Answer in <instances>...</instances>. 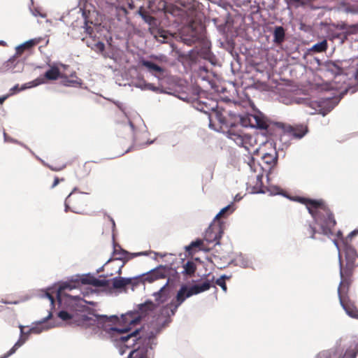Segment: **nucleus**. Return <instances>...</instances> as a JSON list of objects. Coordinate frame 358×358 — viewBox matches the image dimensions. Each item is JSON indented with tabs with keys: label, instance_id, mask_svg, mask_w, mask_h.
Wrapping results in <instances>:
<instances>
[{
	"label": "nucleus",
	"instance_id": "27",
	"mask_svg": "<svg viewBox=\"0 0 358 358\" xmlns=\"http://www.w3.org/2000/svg\"><path fill=\"white\" fill-rule=\"evenodd\" d=\"M183 267L184 273L188 275H192L196 269L195 264L192 261H188Z\"/></svg>",
	"mask_w": 358,
	"mask_h": 358
},
{
	"label": "nucleus",
	"instance_id": "45",
	"mask_svg": "<svg viewBox=\"0 0 358 358\" xmlns=\"http://www.w3.org/2000/svg\"><path fill=\"white\" fill-rule=\"evenodd\" d=\"M50 169L53 170V171H60L62 169H57V168H54L51 166H49Z\"/></svg>",
	"mask_w": 358,
	"mask_h": 358
},
{
	"label": "nucleus",
	"instance_id": "38",
	"mask_svg": "<svg viewBox=\"0 0 358 358\" xmlns=\"http://www.w3.org/2000/svg\"><path fill=\"white\" fill-rule=\"evenodd\" d=\"M113 253H114L115 255H117V254H119V255H120V257H117V258H116V259H122L124 258L125 255H126L127 252L126 251H124V250H122L121 248H120V252H119L117 251V250L115 248H114V252H113Z\"/></svg>",
	"mask_w": 358,
	"mask_h": 358
},
{
	"label": "nucleus",
	"instance_id": "23",
	"mask_svg": "<svg viewBox=\"0 0 358 358\" xmlns=\"http://www.w3.org/2000/svg\"><path fill=\"white\" fill-rule=\"evenodd\" d=\"M285 36L284 28L281 26L276 27L273 32V41L276 44H281L285 40Z\"/></svg>",
	"mask_w": 358,
	"mask_h": 358
},
{
	"label": "nucleus",
	"instance_id": "19",
	"mask_svg": "<svg viewBox=\"0 0 358 358\" xmlns=\"http://www.w3.org/2000/svg\"><path fill=\"white\" fill-rule=\"evenodd\" d=\"M211 287V283L209 280H206L201 284H197L189 287L192 295L198 294L208 290Z\"/></svg>",
	"mask_w": 358,
	"mask_h": 358
},
{
	"label": "nucleus",
	"instance_id": "46",
	"mask_svg": "<svg viewBox=\"0 0 358 358\" xmlns=\"http://www.w3.org/2000/svg\"><path fill=\"white\" fill-rule=\"evenodd\" d=\"M334 243L335 245L337 247V248L339 250L338 241L336 240H334Z\"/></svg>",
	"mask_w": 358,
	"mask_h": 358
},
{
	"label": "nucleus",
	"instance_id": "44",
	"mask_svg": "<svg viewBox=\"0 0 358 358\" xmlns=\"http://www.w3.org/2000/svg\"><path fill=\"white\" fill-rule=\"evenodd\" d=\"M48 296L49 298V299L50 300V302L52 304L54 303V298L52 296H51L50 294H48Z\"/></svg>",
	"mask_w": 358,
	"mask_h": 358
},
{
	"label": "nucleus",
	"instance_id": "4",
	"mask_svg": "<svg viewBox=\"0 0 358 358\" xmlns=\"http://www.w3.org/2000/svg\"><path fill=\"white\" fill-rule=\"evenodd\" d=\"M345 264L340 259L341 282L338 287L340 303L350 301L348 296L350 286L352 282L355 268L358 266V255L357 251L351 245L344 242Z\"/></svg>",
	"mask_w": 358,
	"mask_h": 358
},
{
	"label": "nucleus",
	"instance_id": "39",
	"mask_svg": "<svg viewBox=\"0 0 358 358\" xmlns=\"http://www.w3.org/2000/svg\"><path fill=\"white\" fill-rule=\"evenodd\" d=\"M157 36L163 38L164 39H166L167 38L166 31H164L163 29H158L157 33L155 35V37H157Z\"/></svg>",
	"mask_w": 358,
	"mask_h": 358
},
{
	"label": "nucleus",
	"instance_id": "15",
	"mask_svg": "<svg viewBox=\"0 0 358 358\" xmlns=\"http://www.w3.org/2000/svg\"><path fill=\"white\" fill-rule=\"evenodd\" d=\"M141 64L143 66L145 67L152 75L157 77L158 79H162L164 77V69L154 62L148 60H142Z\"/></svg>",
	"mask_w": 358,
	"mask_h": 358
},
{
	"label": "nucleus",
	"instance_id": "35",
	"mask_svg": "<svg viewBox=\"0 0 358 358\" xmlns=\"http://www.w3.org/2000/svg\"><path fill=\"white\" fill-rule=\"evenodd\" d=\"M285 1L288 6L294 5L296 7L305 5V2L303 0H285Z\"/></svg>",
	"mask_w": 358,
	"mask_h": 358
},
{
	"label": "nucleus",
	"instance_id": "49",
	"mask_svg": "<svg viewBox=\"0 0 358 358\" xmlns=\"http://www.w3.org/2000/svg\"><path fill=\"white\" fill-rule=\"evenodd\" d=\"M120 271H121V267L119 268L118 272L120 273Z\"/></svg>",
	"mask_w": 358,
	"mask_h": 358
},
{
	"label": "nucleus",
	"instance_id": "24",
	"mask_svg": "<svg viewBox=\"0 0 358 358\" xmlns=\"http://www.w3.org/2000/svg\"><path fill=\"white\" fill-rule=\"evenodd\" d=\"M91 164L89 162L85 163L82 166H79L76 171L77 177L82 178L87 176L91 172Z\"/></svg>",
	"mask_w": 358,
	"mask_h": 358
},
{
	"label": "nucleus",
	"instance_id": "10",
	"mask_svg": "<svg viewBox=\"0 0 358 358\" xmlns=\"http://www.w3.org/2000/svg\"><path fill=\"white\" fill-rule=\"evenodd\" d=\"M191 292L189 287L185 285H182L177 292L175 301H173L171 303L164 306L162 311L167 308H170L171 315H175L178 307L186 300V299L193 296Z\"/></svg>",
	"mask_w": 358,
	"mask_h": 358
},
{
	"label": "nucleus",
	"instance_id": "17",
	"mask_svg": "<svg viewBox=\"0 0 358 358\" xmlns=\"http://www.w3.org/2000/svg\"><path fill=\"white\" fill-rule=\"evenodd\" d=\"M39 42L40 40L37 38L29 40L16 48L15 54L20 57L25 50H29Z\"/></svg>",
	"mask_w": 358,
	"mask_h": 358
},
{
	"label": "nucleus",
	"instance_id": "9",
	"mask_svg": "<svg viewBox=\"0 0 358 358\" xmlns=\"http://www.w3.org/2000/svg\"><path fill=\"white\" fill-rule=\"evenodd\" d=\"M262 159L267 165L268 169L275 166L278 162V154L275 147V143L267 141L260 148Z\"/></svg>",
	"mask_w": 358,
	"mask_h": 358
},
{
	"label": "nucleus",
	"instance_id": "12",
	"mask_svg": "<svg viewBox=\"0 0 358 358\" xmlns=\"http://www.w3.org/2000/svg\"><path fill=\"white\" fill-rule=\"evenodd\" d=\"M278 127L282 128L287 134L296 138H301L308 132V127L303 124L295 126L285 125L283 123H278Z\"/></svg>",
	"mask_w": 358,
	"mask_h": 358
},
{
	"label": "nucleus",
	"instance_id": "26",
	"mask_svg": "<svg viewBox=\"0 0 358 358\" xmlns=\"http://www.w3.org/2000/svg\"><path fill=\"white\" fill-rule=\"evenodd\" d=\"M148 349L145 351H141L140 347L138 349L133 350L129 355L127 358H147Z\"/></svg>",
	"mask_w": 358,
	"mask_h": 358
},
{
	"label": "nucleus",
	"instance_id": "43",
	"mask_svg": "<svg viewBox=\"0 0 358 358\" xmlns=\"http://www.w3.org/2000/svg\"><path fill=\"white\" fill-rule=\"evenodd\" d=\"M9 96V94H6L2 96H0V103L2 104Z\"/></svg>",
	"mask_w": 358,
	"mask_h": 358
},
{
	"label": "nucleus",
	"instance_id": "25",
	"mask_svg": "<svg viewBox=\"0 0 358 358\" xmlns=\"http://www.w3.org/2000/svg\"><path fill=\"white\" fill-rule=\"evenodd\" d=\"M138 13L146 23L152 24L155 20V17L151 16L143 7L138 9Z\"/></svg>",
	"mask_w": 358,
	"mask_h": 358
},
{
	"label": "nucleus",
	"instance_id": "21",
	"mask_svg": "<svg viewBox=\"0 0 358 358\" xmlns=\"http://www.w3.org/2000/svg\"><path fill=\"white\" fill-rule=\"evenodd\" d=\"M250 121L254 127H256L261 129H266L268 127L267 122L264 117L257 115H251Z\"/></svg>",
	"mask_w": 358,
	"mask_h": 358
},
{
	"label": "nucleus",
	"instance_id": "40",
	"mask_svg": "<svg viewBox=\"0 0 358 358\" xmlns=\"http://www.w3.org/2000/svg\"><path fill=\"white\" fill-rule=\"evenodd\" d=\"M95 47L96 50H98L100 52H103L105 50V45L101 41H98L95 43Z\"/></svg>",
	"mask_w": 358,
	"mask_h": 358
},
{
	"label": "nucleus",
	"instance_id": "22",
	"mask_svg": "<svg viewBox=\"0 0 358 358\" xmlns=\"http://www.w3.org/2000/svg\"><path fill=\"white\" fill-rule=\"evenodd\" d=\"M112 282L113 288L117 289L124 288L127 285H130L131 283V280L130 278H114L112 280Z\"/></svg>",
	"mask_w": 358,
	"mask_h": 358
},
{
	"label": "nucleus",
	"instance_id": "47",
	"mask_svg": "<svg viewBox=\"0 0 358 358\" xmlns=\"http://www.w3.org/2000/svg\"><path fill=\"white\" fill-rule=\"evenodd\" d=\"M0 45H3V46H5L6 45V42L3 41H0Z\"/></svg>",
	"mask_w": 358,
	"mask_h": 358
},
{
	"label": "nucleus",
	"instance_id": "5",
	"mask_svg": "<svg viewBox=\"0 0 358 358\" xmlns=\"http://www.w3.org/2000/svg\"><path fill=\"white\" fill-rule=\"evenodd\" d=\"M341 305L347 314L353 318L358 319V310L351 301L341 303ZM358 352V338L353 341L349 348L343 354L339 348L330 349L320 352L317 358H356Z\"/></svg>",
	"mask_w": 358,
	"mask_h": 358
},
{
	"label": "nucleus",
	"instance_id": "33",
	"mask_svg": "<svg viewBox=\"0 0 358 358\" xmlns=\"http://www.w3.org/2000/svg\"><path fill=\"white\" fill-rule=\"evenodd\" d=\"M357 234H358V229H355V230L352 231V232H350V233L349 234V235L348 236V237H347L345 240L343 238V234H342V232H341V231H338L337 232L336 236H337V237H338V238H341V239L342 240V241H343V243H344V242H346L347 243H348V239H350V240H351V238H352V237H354L355 236H356V235H357Z\"/></svg>",
	"mask_w": 358,
	"mask_h": 358
},
{
	"label": "nucleus",
	"instance_id": "13",
	"mask_svg": "<svg viewBox=\"0 0 358 358\" xmlns=\"http://www.w3.org/2000/svg\"><path fill=\"white\" fill-rule=\"evenodd\" d=\"M169 270L162 266L155 268L143 275L144 282H152L159 279L166 278L168 275Z\"/></svg>",
	"mask_w": 358,
	"mask_h": 358
},
{
	"label": "nucleus",
	"instance_id": "16",
	"mask_svg": "<svg viewBox=\"0 0 358 358\" xmlns=\"http://www.w3.org/2000/svg\"><path fill=\"white\" fill-rule=\"evenodd\" d=\"M169 280L166 282V283L158 291L153 294L155 296V301L157 302V306L159 304L164 303L166 302L169 298V293H167L166 288L169 285Z\"/></svg>",
	"mask_w": 358,
	"mask_h": 358
},
{
	"label": "nucleus",
	"instance_id": "30",
	"mask_svg": "<svg viewBox=\"0 0 358 358\" xmlns=\"http://www.w3.org/2000/svg\"><path fill=\"white\" fill-rule=\"evenodd\" d=\"M327 42L326 40H323L322 41L315 44L313 46V50L317 52H322L327 50Z\"/></svg>",
	"mask_w": 358,
	"mask_h": 358
},
{
	"label": "nucleus",
	"instance_id": "28",
	"mask_svg": "<svg viewBox=\"0 0 358 358\" xmlns=\"http://www.w3.org/2000/svg\"><path fill=\"white\" fill-rule=\"evenodd\" d=\"M203 243V242L202 240L197 239L195 241H192L187 247H186V250L189 252H192L195 251L196 248L200 250Z\"/></svg>",
	"mask_w": 358,
	"mask_h": 358
},
{
	"label": "nucleus",
	"instance_id": "7",
	"mask_svg": "<svg viewBox=\"0 0 358 358\" xmlns=\"http://www.w3.org/2000/svg\"><path fill=\"white\" fill-rule=\"evenodd\" d=\"M234 211L231 205L223 208L218 214L216 215L213 223L209 226L205 235V238L208 242L219 243L220 239L223 234V229L222 224L220 221V217L224 216V215L229 212L231 213Z\"/></svg>",
	"mask_w": 358,
	"mask_h": 358
},
{
	"label": "nucleus",
	"instance_id": "14",
	"mask_svg": "<svg viewBox=\"0 0 358 358\" xmlns=\"http://www.w3.org/2000/svg\"><path fill=\"white\" fill-rule=\"evenodd\" d=\"M21 336L20 339L15 343L13 348L4 355L3 358H6L15 352V351L22 346L27 339L28 335L31 333L38 334L40 331L36 328H31L27 333L24 331V327L20 326Z\"/></svg>",
	"mask_w": 358,
	"mask_h": 358
},
{
	"label": "nucleus",
	"instance_id": "48",
	"mask_svg": "<svg viewBox=\"0 0 358 358\" xmlns=\"http://www.w3.org/2000/svg\"><path fill=\"white\" fill-rule=\"evenodd\" d=\"M61 66H62V67H63V68H64V69H66V68L67 67V66H66V65H65V64H61Z\"/></svg>",
	"mask_w": 358,
	"mask_h": 358
},
{
	"label": "nucleus",
	"instance_id": "37",
	"mask_svg": "<svg viewBox=\"0 0 358 358\" xmlns=\"http://www.w3.org/2000/svg\"><path fill=\"white\" fill-rule=\"evenodd\" d=\"M143 89L151 90V91H153V92H158L159 91V88L155 87L152 83H145L144 84V87H143Z\"/></svg>",
	"mask_w": 358,
	"mask_h": 358
},
{
	"label": "nucleus",
	"instance_id": "34",
	"mask_svg": "<svg viewBox=\"0 0 358 358\" xmlns=\"http://www.w3.org/2000/svg\"><path fill=\"white\" fill-rule=\"evenodd\" d=\"M305 230L306 231L304 233L308 237L311 238H315V235L316 234V229L313 225L308 224V225L306 226Z\"/></svg>",
	"mask_w": 358,
	"mask_h": 358
},
{
	"label": "nucleus",
	"instance_id": "1",
	"mask_svg": "<svg viewBox=\"0 0 358 358\" xmlns=\"http://www.w3.org/2000/svg\"><path fill=\"white\" fill-rule=\"evenodd\" d=\"M212 113L208 116L209 127L218 130L215 127V122H217L220 129L226 133L228 138L234 141L236 145L243 147L248 152H251L250 146L253 138L250 135L245 134L240 127L241 117L235 114L229 113L225 110H219L212 107Z\"/></svg>",
	"mask_w": 358,
	"mask_h": 358
},
{
	"label": "nucleus",
	"instance_id": "20",
	"mask_svg": "<svg viewBox=\"0 0 358 358\" xmlns=\"http://www.w3.org/2000/svg\"><path fill=\"white\" fill-rule=\"evenodd\" d=\"M18 57H19L18 55L15 54V55H13L12 57H10L6 62H5L2 64L1 67V71L2 72H6V71H13L15 69V66H17V64L19 62L17 60V58Z\"/></svg>",
	"mask_w": 358,
	"mask_h": 358
},
{
	"label": "nucleus",
	"instance_id": "29",
	"mask_svg": "<svg viewBox=\"0 0 358 358\" xmlns=\"http://www.w3.org/2000/svg\"><path fill=\"white\" fill-rule=\"evenodd\" d=\"M89 283L95 287H108L110 284V281L108 280H100L93 278Z\"/></svg>",
	"mask_w": 358,
	"mask_h": 358
},
{
	"label": "nucleus",
	"instance_id": "2",
	"mask_svg": "<svg viewBox=\"0 0 358 358\" xmlns=\"http://www.w3.org/2000/svg\"><path fill=\"white\" fill-rule=\"evenodd\" d=\"M140 322L139 317H136L132 313H127L122 316V322L126 325L124 328H110V330L117 333L118 337L117 341L120 343V353L123 355L125 350L123 348L129 349L137 346L136 349L140 347L141 351H145L146 348L148 349L150 345V338H142L140 336V330L136 329L130 332L131 328L129 326L134 325Z\"/></svg>",
	"mask_w": 358,
	"mask_h": 358
},
{
	"label": "nucleus",
	"instance_id": "32",
	"mask_svg": "<svg viewBox=\"0 0 358 358\" xmlns=\"http://www.w3.org/2000/svg\"><path fill=\"white\" fill-rule=\"evenodd\" d=\"M226 279H229V277L227 275H222L220 278L217 279L215 281V284L222 287V290L226 292L227 290V285H226Z\"/></svg>",
	"mask_w": 358,
	"mask_h": 358
},
{
	"label": "nucleus",
	"instance_id": "41",
	"mask_svg": "<svg viewBox=\"0 0 358 358\" xmlns=\"http://www.w3.org/2000/svg\"><path fill=\"white\" fill-rule=\"evenodd\" d=\"M63 180H64V178L59 179L58 177H55L54 182L52 185V188H54L55 187H56L59 183L60 181H63Z\"/></svg>",
	"mask_w": 358,
	"mask_h": 358
},
{
	"label": "nucleus",
	"instance_id": "11",
	"mask_svg": "<svg viewBox=\"0 0 358 358\" xmlns=\"http://www.w3.org/2000/svg\"><path fill=\"white\" fill-rule=\"evenodd\" d=\"M85 206L83 195L81 194H76L74 192L69 194L65 200L66 210L69 209L72 212L78 213Z\"/></svg>",
	"mask_w": 358,
	"mask_h": 358
},
{
	"label": "nucleus",
	"instance_id": "31",
	"mask_svg": "<svg viewBox=\"0 0 358 358\" xmlns=\"http://www.w3.org/2000/svg\"><path fill=\"white\" fill-rule=\"evenodd\" d=\"M75 287V286H73L72 285L69 283H64L59 286L58 291H57V296L60 297L62 295L64 294L66 295L65 291L66 290H71Z\"/></svg>",
	"mask_w": 358,
	"mask_h": 358
},
{
	"label": "nucleus",
	"instance_id": "3",
	"mask_svg": "<svg viewBox=\"0 0 358 358\" xmlns=\"http://www.w3.org/2000/svg\"><path fill=\"white\" fill-rule=\"evenodd\" d=\"M297 201L306 205L315 223L320 226L322 234L327 236L334 235L333 229L336 222L334 214L322 199L316 200L299 197Z\"/></svg>",
	"mask_w": 358,
	"mask_h": 358
},
{
	"label": "nucleus",
	"instance_id": "18",
	"mask_svg": "<svg viewBox=\"0 0 358 358\" xmlns=\"http://www.w3.org/2000/svg\"><path fill=\"white\" fill-rule=\"evenodd\" d=\"M157 308V305L153 303L152 301H146L144 303H141L138 306V310L142 315H146L150 313L153 312Z\"/></svg>",
	"mask_w": 358,
	"mask_h": 358
},
{
	"label": "nucleus",
	"instance_id": "6",
	"mask_svg": "<svg viewBox=\"0 0 358 358\" xmlns=\"http://www.w3.org/2000/svg\"><path fill=\"white\" fill-rule=\"evenodd\" d=\"M59 78L64 79V85L66 86L80 85L82 84L81 79L76 76L75 72L71 74V78H69L65 74L62 73L57 66H52L45 73L43 77L38 78L34 80L35 85L43 84L45 80H55Z\"/></svg>",
	"mask_w": 358,
	"mask_h": 358
},
{
	"label": "nucleus",
	"instance_id": "42",
	"mask_svg": "<svg viewBox=\"0 0 358 358\" xmlns=\"http://www.w3.org/2000/svg\"><path fill=\"white\" fill-rule=\"evenodd\" d=\"M85 32L87 34H88L89 35H92L93 32H94V30H93V28L90 26H88L87 24H86V26H85Z\"/></svg>",
	"mask_w": 358,
	"mask_h": 358
},
{
	"label": "nucleus",
	"instance_id": "36",
	"mask_svg": "<svg viewBox=\"0 0 358 358\" xmlns=\"http://www.w3.org/2000/svg\"><path fill=\"white\" fill-rule=\"evenodd\" d=\"M96 317L97 318L98 323H102V322H112V321L117 319V317H115V316H113L110 318L107 317L106 316H100L99 317L96 316Z\"/></svg>",
	"mask_w": 358,
	"mask_h": 358
},
{
	"label": "nucleus",
	"instance_id": "8",
	"mask_svg": "<svg viewBox=\"0 0 358 358\" xmlns=\"http://www.w3.org/2000/svg\"><path fill=\"white\" fill-rule=\"evenodd\" d=\"M58 317L63 321L68 322L70 324L80 327L85 329L95 325L96 322V319L88 317L83 313H76L71 315L65 310L59 311L58 313Z\"/></svg>",
	"mask_w": 358,
	"mask_h": 358
}]
</instances>
